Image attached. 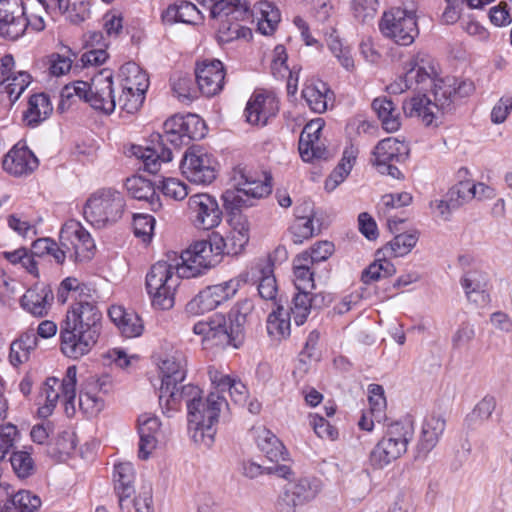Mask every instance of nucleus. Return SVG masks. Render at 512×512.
I'll list each match as a JSON object with an SVG mask.
<instances>
[{"label":"nucleus","mask_w":512,"mask_h":512,"mask_svg":"<svg viewBox=\"0 0 512 512\" xmlns=\"http://www.w3.org/2000/svg\"><path fill=\"white\" fill-rule=\"evenodd\" d=\"M410 68L404 77L400 78V83L391 85L393 92H403L411 89L413 84L424 85L426 82L433 81L432 97L425 94L416 95L403 102V111L407 117L418 118L421 122L430 126L437 119V114L448 113L453 108L454 98L457 94L465 96L473 89L471 82H463L456 88V80L447 77L445 79H433L436 74L434 60L426 53H418L411 59Z\"/></svg>","instance_id":"obj_1"},{"label":"nucleus","mask_w":512,"mask_h":512,"mask_svg":"<svg viewBox=\"0 0 512 512\" xmlns=\"http://www.w3.org/2000/svg\"><path fill=\"white\" fill-rule=\"evenodd\" d=\"M164 134L153 133L150 144L146 147L132 146V154L141 159L144 169L149 173H157L161 163L172 160V149L187 146L193 140H200L206 135V124L196 114L174 115L164 122Z\"/></svg>","instance_id":"obj_2"},{"label":"nucleus","mask_w":512,"mask_h":512,"mask_svg":"<svg viewBox=\"0 0 512 512\" xmlns=\"http://www.w3.org/2000/svg\"><path fill=\"white\" fill-rule=\"evenodd\" d=\"M102 329V313L95 298L73 302L60 324V348L72 359L88 354L97 344Z\"/></svg>","instance_id":"obj_3"},{"label":"nucleus","mask_w":512,"mask_h":512,"mask_svg":"<svg viewBox=\"0 0 512 512\" xmlns=\"http://www.w3.org/2000/svg\"><path fill=\"white\" fill-rule=\"evenodd\" d=\"M167 260H159L152 265L146 276V288L152 299V305L161 310L174 306V295L181 278L201 275L203 267H193L188 259V249L180 257L176 253L167 255Z\"/></svg>","instance_id":"obj_4"},{"label":"nucleus","mask_w":512,"mask_h":512,"mask_svg":"<svg viewBox=\"0 0 512 512\" xmlns=\"http://www.w3.org/2000/svg\"><path fill=\"white\" fill-rule=\"evenodd\" d=\"M231 231L227 237L217 232L209 235L207 240L195 242L188 248V259L196 263L193 267L207 270L219 263L222 255H238L249 241V223L245 216L230 217Z\"/></svg>","instance_id":"obj_5"},{"label":"nucleus","mask_w":512,"mask_h":512,"mask_svg":"<svg viewBox=\"0 0 512 512\" xmlns=\"http://www.w3.org/2000/svg\"><path fill=\"white\" fill-rule=\"evenodd\" d=\"M232 188L222 194L223 206L230 217L242 215L240 209L252 205V199H259L271 193L270 179L261 180L245 166L233 169L230 178Z\"/></svg>","instance_id":"obj_6"},{"label":"nucleus","mask_w":512,"mask_h":512,"mask_svg":"<svg viewBox=\"0 0 512 512\" xmlns=\"http://www.w3.org/2000/svg\"><path fill=\"white\" fill-rule=\"evenodd\" d=\"M227 405L226 399L218 393L211 392L206 398H201L187 414L188 432L191 439L198 445L209 448L214 443L219 413Z\"/></svg>","instance_id":"obj_7"},{"label":"nucleus","mask_w":512,"mask_h":512,"mask_svg":"<svg viewBox=\"0 0 512 512\" xmlns=\"http://www.w3.org/2000/svg\"><path fill=\"white\" fill-rule=\"evenodd\" d=\"M414 436V424L410 419L388 425L385 435L369 455V464L375 470H382L407 452Z\"/></svg>","instance_id":"obj_8"},{"label":"nucleus","mask_w":512,"mask_h":512,"mask_svg":"<svg viewBox=\"0 0 512 512\" xmlns=\"http://www.w3.org/2000/svg\"><path fill=\"white\" fill-rule=\"evenodd\" d=\"M76 384L77 368L69 366L61 383L55 377H49L43 384L40 397H44V404L38 408V414L42 418L49 417L61 397L64 412L68 417L76 413Z\"/></svg>","instance_id":"obj_9"},{"label":"nucleus","mask_w":512,"mask_h":512,"mask_svg":"<svg viewBox=\"0 0 512 512\" xmlns=\"http://www.w3.org/2000/svg\"><path fill=\"white\" fill-rule=\"evenodd\" d=\"M122 194L112 188H103L92 194L85 206V219L97 228L117 222L124 212Z\"/></svg>","instance_id":"obj_10"},{"label":"nucleus","mask_w":512,"mask_h":512,"mask_svg":"<svg viewBox=\"0 0 512 512\" xmlns=\"http://www.w3.org/2000/svg\"><path fill=\"white\" fill-rule=\"evenodd\" d=\"M248 280L249 273L244 271L228 281L204 288L186 304V312L201 315L216 309L232 299Z\"/></svg>","instance_id":"obj_11"},{"label":"nucleus","mask_w":512,"mask_h":512,"mask_svg":"<svg viewBox=\"0 0 512 512\" xmlns=\"http://www.w3.org/2000/svg\"><path fill=\"white\" fill-rule=\"evenodd\" d=\"M379 29L396 44L409 46L419 34L416 11L408 7H392L384 12Z\"/></svg>","instance_id":"obj_12"},{"label":"nucleus","mask_w":512,"mask_h":512,"mask_svg":"<svg viewBox=\"0 0 512 512\" xmlns=\"http://www.w3.org/2000/svg\"><path fill=\"white\" fill-rule=\"evenodd\" d=\"M193 332L202 336V341L210 343L211 346L238 348L243 340L236 339L234 327L225 315L217 313L209 320L199 321L193 326Z\"/></svg>","instance_id":"obj_13"},{"label":"nucleus","mask_w":512,"mask_h":512,"mask_svg":"<svg viewBox=\"0 0 512 512\" xmlns=\"http://www.w3.org/2000/svg\"><path fill=\"white\" fill-rule=\"evenodd\" d=\"M59 240L68 250L69 258L74 261H88L94 254L95 243L78 221L66 222L60 231Z\"/></svg>","instance_id":"obj_14"},{"label":"nucleus","mask_w":512,"mask_h":512,"mask_svg":"<svg viewBox=\"0 0 512 512\" xmlns=\"http://www.w3.org/2000/svg\"><path fill=\"white\" fill-rule=\"evenodd\" d=\"M216 162L201 147L189 148L183 156L180 168L185 177L196 184H209L216 178Z\"/></svg>","instance_id":"obj_15"},{"label":"nucleus","mask_w":512,"mask_h":512,"mask_svg":"<svg viewBox=\"0 0 512 512\" xmlns=\"http://www.w3.org/2000/svg\"><path fill=\"white\" fill-rule=\"evenodd\" d=\"M188 213L197 229H213L222 220V211L217 200L206 193H198L189 197Z\"/></svg>","instance_id":"obj_16"},{"label":"nucleus","mask_w":512,"mask_h":512,"mask_svg":"<svg viewBox=\"0 0 512 512\" xmlns=\"http://www.w3.org/2000/svg\"><path fill=\"white\" fill-rule=\"evenodd\" d=\"M321 491V481L317 478H300L288 484L277 503L276 512H296L297 506L312 501Z\"/></svg>","instance_id":"obj_17"},{"label":"nucleus","mask_w":512,"mask_h":512,"mask_svg":"<svg viewBox=\"0 0 512 512\" xmlns=\"http://www.w3.org/2000/svg\"><path fill=\"white\" fill-rule=\"evenodd\" d=\"M27 27L22 0H0V35L16 40L24 34Z\"/></svg>","instance_id":"obj_18"},{"label":"nucleus","mask_w":512,"mask_h":512,"mask_svg":"<svg viewBox=\"0 0 512 512\" xmlns=\"http://www.w3.org/2000/svg\"><path fill=\"white\" fill-rule=\"evenodd\" d=\"M325 123L322 118L311 120L307 123L299 138L298 150L303 161L328 159L329 152L320 142L321 132Z\"/></svg>","instance_id":"obj_19"},{"label":"nucleus","mask_w":512,"mask_h":512,"mask_svg":"<svg viewBox=\"0 0 512 512\" xmlns=\"http://www.w3.org/2000/svg\"><path fill=\"white\" fill-rule=\"evenodd\" d=\"M225 71L223 63L217 59L199 63L195 70L198 90L205 96L218 94L224 85Z\"/></svg>","instance_id":"obj_20"},{"label":"nucleus","mask_w":512,"mask_h":512,"mask_svg":"<svg viewBox=\"0 0 512 512\" xmlns=\"http://www.w3.org/2000/svg\"><path fill=\"white\" fill-rule=\"evenodd\" d=\"M88 103L93 109L103 111L106 114L115 110L116 100L113 95V80L109 71H101L92 78Z\"/></svg>","instance_id":"obj_21"},{"label":"nucleus","mask_w":512,"mask_h":512,"mask_svg":"<svg viewBox=\"0 0 512 512\" xmlns=\"http://www.w3.org/2000/svg\"><path fill=\"white\" fill-rule=\"evenodd\" d=\"M202 398V391L195 385H172L168 388L167 393L159 394V403L163 412L169 414L175 412L180 408L182 401L185 402L187 407V414L191 410L192 404L195 406Z\"/></svg>","instance_id":"obj_22"},{"label":"nucleus","mask_w":512,"mask_h":512,"mask_svg":"<svg viewBox=\"0 0 512 512\" xmlns=\"http://www.w3.org/2000/svg\"><path fill=\"white\" fill-rule=\"evenodd\" d=\"M39 161L26 146H14L3 158V169L15 177L30 175L37 169Z\"/></svg>","instance_id":"obj_23"},{"label":"nucleus","mask_w":512,"mask_h":512,"mask_svg":"<svg viewBox=\"0 0 512 512\" xmlns=\"http://www.w3.org/2000/svg\"><path fill=\"white\" fill-rule=\"evenodd\" d=\"M54 294L50 285L39 283L29 288L20 299L21 307L35 317H44L48 314Z\"/></svg>","instance_id":"obj_24"},{"label":"nucleus","mask_w":512,"mask_h":512,"mask_svg":"<svg viewBox=\"0 0 512 512\" xmlns=\"http://www.w3.org/2000/svg\"><path fill=\"white\" fill-rule=\"evenodd\" d=\"M187 359L180 350H175L163 358L159 364L162 374L161 393H167L172 385H179L186 377Z\"/></svg>","instance_id":"obj_25"},{"label":"nucleus","mask_w":512,"mask_h":512,"mask_svg":"<svg viewBox=\"0 0 512 512\" xmlns=\"http://www.w3.org/2000/svg\"><path fill=\"white\" fill-rule=\"evenodd\" d=\"M160 426L159 418L155 415L144 413L138 417V433L140 437L138 456L140 459H148L156 448Z\"/></svg>","instance_id":"obj_26"},{"label":"nucleus","mask_w":512,"mask_h":512,"mask_svg":"<svg viewBox=\"0 0 512 512\" xmlns=\"http://www.w3.org/2000/svg\"><path fill=\"white\" fill-rule=\"evenodd\" d=\"M278 111V102L275 98L263 94L253 95L248 101L244 115L248 123L253 125H266L269 118Z\"/></svg>","instance_id":"obj_27"},{"label":"nucleus","mask_w":512,"mask_h":512,"mask_svg":"<svg viewBox=\"0 0 512 512\" xmlns=\"http://www.w3.org/2000/svg\"><path fill=\"white\" fill-rule=\"evenodd\" d=\"M445 427L446 421L442 416L435 414L427 416L422 424L417 444L418 452L427 455L432 451L439 442Z\"/></svg>","instance_id":"obj_28"},{"label":"nucleus","mask_w":512,"mask_h":512,"mask_svg":"<svg viewBox=\"0 0 512 512\" xmlns=\"http://www.w3.org/2000/svg\"><path fill=\"white\" fill-rule=\"evenodd\" d=\"M114 490L119 498V506L124 509L125 502L135 494V470L130 462H120L114 466Z\"/></svg>","instance_id":"obj_29"},{"label":"nucleus","mask_w":512,"mask_h":512,"mask_svg":"<svg viewBox=\"0 0 512 512\" xmlns=\"http://www.w3.org/2000/svg\"><path fill=\"white\" fill-rule=\"evenodd\" d=\"M125 186L133 198L147 202L152 211H157L161 208L160 197L156 193L154 184L151 181L141 176H132L127 178Z\"/></svg>","instance_id":"obj_30"},{"label":"nucleus","mask_w":512,"mask_h":512,"mask_svg":"<svg viewBox=\"0 0 512 512\" xmlns=\"http://www.w3.org/2000/svg\"><path fill=\"white\" fill-rule=\"evenodd\" d=\"M210 15L214 19H232L242 21L251 17L250 8L246 0H219L210 8Z\"/></svg>","instance_id":"obj_31"},{"label":"nucleus","mask_w":512,"mask_h":512,"mask_svg":"<svg viewBox=\"0 0 512 512\" xmlns=\"http://www.w3.org/2000/svg\"><path fill=\"white\" fill-rule=\"evenodd\" d=\"M161 17L165 24L172 25L177 22L193 24L200 19V11L191 2L179 1L169 5Z\"/></svg>","instance_id":"obj_32"},{"label":"nucleus","mask_w":512,"mask_h":512,"mask_svg":"<svg viewBox=\"0 0 512 512\" xmlns=\"http://www.w3.org/2000/svg\"><path fill=\"white\" fill-rule=\"evenodd\" d=\"M486 285L485 274L478 270L468 271L461 278V286L465 290L467 299L476 304L487 302Z\"/></svg>","instance_id":"obj_33"},{"label":"nucleus","mask_w":512,"mask_h":512,"mask_svg":"<svg viewBox=\"0 0 512 512\" xmlns=\"http://www.w3.org/2000/svg\"><path fill=\"white\" fill-rule=\"evenodd\" d=\"M250 13L258 16V30L263 35H271L281 20L279 9L267 0L257 2Z\"/></svg>","instance_id":"obj_34"},{"label":"nucleus","mask_w":512,"mask_h":512,"mask_svg":"<svg viewBox=\"0 0 512 512\" xmlns=\"http://www.w3.org/2000/svg\"><path fill=\"white\" fill-rule=\"evenodd\" d=\"M358 153V147L352 143L345 147L339 164L332 171L329 178L325 182V188L327 190L335 189L346 179L356 162Z\"/></svg>","instance_id":"obj_35"},{"label":"nucleus","mask_w":512,"mask_h":512,"mask_svg":"<svg viewBox=\"0 0 512 512\" xmlns=\"http://www.w3.org/2000/svg\"><path fill=\"white\" fill-rule=\"evenodd\" d=\"M52 110V105L46 94H34L29 98L27 109L23 113V120L28 126L35 127L44 121Z\"/></svg>","instance_id":"obj_36"},{"label":"nucleus","mask_w":512,"mask_h":512,"mask_svg":"<svg viewBox=\"0 0 512 512\" xmlns=\"http://www.w3.org/2000/svg\"><path fill=\"white\" fill-rule=\"evenodd\" d=\"M372 108L382 123L384 130L387 132H395L399 129L400 117L395 104L391 99L377 97L372 102Z\"/></svg>","instance_id":"obj_37"},{"label":"nucleus","mask_w":512,"mask_h":512,"mask_svg":"<svg viewBox=\"0 0 512 512\" xmlns=\"http://www.w3.org/2000/svg\"><path fill=\"white\" fill-rule=\"evenodd\" d=\"M120 73L123 77L122 87L124 89L145 94L149 86V79L139 65L128 62L120 68Z\"/></svg>","instance_id":"obj_38"},{"label":"nucleus","mask_w":512,"mask_h":512,"mask_svg":"<svg viewBox=\"0 0 512 512\" xmlns=\"http://www.w3.org/2000/svg\"><path fill=\"white\" fill-rule=\"evenodd\" d=\"M418 241L417 232L401 233L396 235L381 250L377 251V256L382 254L384 257H402L408 254Z\"/></svg>","instance_id":"obj_39"},{"label":"nucleus","mask_w":512,"mask_h":512,"mask_svg":"<svg viewBox=\"0 0 512 512\" xmlns=\"http://www.w3.org/2000/svg\"><path fill=\"white\" fill-rule=\"evenodd\" d=\"M257 444L269 460L278 462L286 459L287 452L284 445L271 431L262 429L257 436Z\"/></svg>","instance_id":"obj_40"},{"label":"nucleus","mask_w":512,"mask_h":512,"mask_svg":"<svg viewBox=\"0 0 512 512\" xmlns=\"http://www.w3.org/2000/svg\"><path fill=\"white\" fill-rule=\"evenodd\" d=\"M41 499L27 490H20L8 499L2 512H37Z\"/></svg>","instance_id":"obj_41"},{"label":"nucleus","mask_w":512,"mask_h":512,"mask_svg":"<svg viewBox=\"0 0 512 512\" xmlns=\"http://www.w3.org/2000/svg\"><path fill=\"white\" fill-rule=\"evenodd\" d=\"M328 92L329 89L326 84L318 81L306 85L302 91V96L312 111L323 113L327 109Z\"/></svg>","instance_id":"obj_42"},{"label":"nucleus","mask_w":512,"mask_h":512,"mask_svg":"<svg viewBox=\"0 0 512 512\" xmlns=\"http://www.w3.org/2000/svg\"><path fill=\"white\" fill-rule=\"evenodd\" d=\"M290 313L284 304L279 303L268 316L267 331L275 338H285L290 335Z\"/></svg>","instance_id":"obj_43"},{"label":"nucleus","mask_w":512,"mask_h":512,"mask_svg":"<svg viewBox=\"0 0 512 512\" xmlns=\"http://www.w3.org/2000/svg\"><path fill=\"white\" fill-rule=\"evenodd\" d=\"M254 309L253 301L250 299H243L239 301L229 312V322L234 327V334L236 339L244 340L245 325L248 320V316Z\"/></svg>","instance_id":"obj_44"},{"label":"nucleus","mask_w":512,"mask_h":512,"mask_svg":"<svg viewBox=\"0 0 512 512\" xmlns=\"http://www.w3.org/2000/svg\"><path fill=\"white\" fill-rule=\"evenodd\" d=\"M294 285L297 291H308L314 288L313 265L307 262V258L296 256L293 260Z\"/></svg>","instance_id":"obj_45"},{"label":"nucleus","mask_w":512,"mask_h":512,"mask_svg":"<svg viewBox=\"0 0 512 512\" xmlns=\"http://www.w3.org/2000/svg\"><path fill=\"white\" fill-rule=\"evenodd\" d=\"M372 163L376 166H386L400 154V143L393 137L381 140L373 150Z\"/></svg>","instance_id":"obj_46"},{"label":"nucleus","mask_w":512,"mask_h":512,"mask_svg":"<svg viewBox=\"0 0 512 512\" xmlns=\"http://www.w3.org/2000/svg\"><path fill=\"white\" fill-rule=\"evenodd\" d=\"M396 273L394 264L386 257H378L362 272L361 280L365 284L378 281L382 278H387Z\"/></svg>","instance_id":"obj_47"},{"label":"nucleus","mask_w":512,"mask_h":512,"mask_svg":"<svg viewBox=\"0 0 512 512\" xmlns=\"http://www.w3.org/2000/svg\"><path fill=\"white\" fill-rule=\"evenodd\" d=\"M286 311L290 313L296 325L304 324L311 312L309 291H297L294 293L291 304Z\"/></svg>","instance_id":"obj_48"},{"label":"nucleus","mask_w":512,"mask_h":512,"mask_svg":"<svg viewBox=\"0 0 512 512\" xmlns=\"http://www.w3.org/2000/svg\"><path fill=\"white\" fill-rule=\"evenodd\" d=\"M267 269V272L261 270L262 276L260 277L257 290L263 300L270 301L276 307L279 303H283V299L281 295H278V286L272 270L269 266Z\"/></svg>","instance_id":"obj_49"},{"label":"nucleus","mask_w":512,"mask_h":512,"mask_svg":"<svg viewBox=\"0 0 512 512\" xmlns=\"http://www.w3.org/2000/svg\"><path fill=\"white\" fill-rule=\"evenodd\" d=\"M171 86L178 99L192 101L199 91L195 86V80L188 74H175L171 77Z\"/></svg>","instance_id":"obj_50"},{"label":"nucleus","mask_w":512,"mask_h":512,"mask_svg":"<svg viewBox=\"0 0 512 512\" xmlns=\"http://www.w3.org/2000/svg\"><path fill=\"white\" fill-rule=\"evenodd\" d=\"M299 212L300 208L297 209V219H295L290 227L292 240L295 244H301L304 240L316 234V229L313 225L314 215H301Z\"/></svg>","instance_id":"obj_51"},{"label":"nucleus","mask_w":512,"mask_h":512,"mask_svg":"<svg viewBox=\"0 0 512 512\" xmlns=\"http://www.w3.org/2000/svg\"><path fill=\"white\" fill-rule=\"evenodd\" d=\"M10 463L15 474L22 479L32 476L36 469L31 454L25 450L13 451Z\"/></svg>","instance_id":"obj_52"},{"label":"nucleus","mask_w":512,"mask_h":512,"mask_svg":"<svg viewBox=\"0 0 512 512\" xmlns=\"http://www.w3.org/2000/svg\"><path fill=\"white\" fill-rule=\"evenodd\" d=\"M334 252V245L329 241H319L315 243L309 250H306L298 256L307 258L310 265L326 261Z\"/></svg>","instance_id":"obj_53"},{"label":"nucleus","mask_w":512,"mask_h":512,"mask_svg":"<svg viewBox=\"0 0 512 512\" xmlns=\"http://www.w3.org/2000/svg\"><path fill=\"white\" fill-rule=\"evenodd\" d=\"M496 407L494 397L486 396L475 406L473 411L467 416L466 421L469 426L475 425L478 422L488 420Z\"/></svg>","instance_id":"obj_54"},{"label":"nucleus","mask_w":512,"mask_h":512,"mask_svg":"<svg viewBox=\"0 0 512 512\" xmlns=\"http://www.w3.org/2000/svg\"><path fill=\"white\" fill-rule=\"evenodd\" d=\"M345 130L348 138L350 140H354L356 137L361 135L374 136L378 128L363 116H356L349 119Z\"/></svg>","instance_id":"obj_55"},{"label":"nucleus","mask_w":512,"mask_h":512,"mask_svg":"<svg viewBox=\"0 0 512 512\" xmlns=\"http://www.w3.org/2000/svg\"><path fill=\"white\" fill-rule=\"evenodd\" d=\"M79 409L88 416L97 415L104 406L103 400L92 390H81L78 398Z\"/></svg>","instance_id":"obj_56"},{"label":"nucleus","mask_w":512,"mask_h":512,"mask_svg":"<svg viewBox=\"0 0 512 512\" xmlns=\"http://www.w3.org/2000/svg\"><path fill=\"white\" fill-rule=\"evenodd\" d=\"M158 187L164 196L176 201L185 199L189 194L187 185L176 178H164L160 181Z\"/></svg>","instance_id":"obj_57"},{"label":"nucleus","mask_w":512,"mask_h":512,"mask_svg":"<svg viewBox=\"0 0 512 512\" xmlns=\"http://www.w3.org/2000/svg\"><path fill=\"white\" fill-rule=\"evenodd\" d=\"M447 198L457 203L459 208L465 202L475 198V187L471 181H460L447 192Z\"/></svg>","instance_id":"obj_58"},{"label":"nucleus","mask_w":512,"mask_h":512,"mask_svg":"<svg viewBox=\"0 0 512 512\" xmlns=\"http://www.w3.org/2000/svg\"><path fill=\"white\" fill-rule=\"evenodd\" d=\"M155 226V219L148 214H135L133 216V229L137 237L142 238L143 242L151 240Z\"/></svg>","instance_id":"obj_59"},{"label":"nucleus","mask_w":512,"mask_h":512,"mask_svg":"<svg viewBox=\"0 0 512 512\" xmlns=\"http://www.w3.org/2000/svg\"><path fill=\"white\" fill-rule=\"evenodd\" d=\"M61 104L60 107H63L65 100H70L74 96L79 99H83L88 103V99L90 97V83L85 81H76L71 84H67L61 90Z\"/></svg>","instance_id":"obj_60"},{"label":"nucleus","mask_w":512,"mask_h":512,"mask_svg":"<svg viewBox=\"0 0 512 512\" xmlns=\"http://www.w3.org/2000/svg\"><path fill=\"white\" fill-rule=\"evenodd\" d=\"M18 435L19 431L14 424L0 425V461L4 460L14 447Z\"/></svg>","instance_id":"obj_61"},{"label":"nucleus","mask_w":512,"mask_h":512,"mask_svg":"<svg viewBox=\"0 0 512 512\" xmlns=\"http://www.w3.org/2000/svg\"><path fill=\"white\" fill-rule=\"evenodd\" d=\"M31 77L27 72L20 71L6 81V91L11 100L16 101L30 84Z\"/></svg>","instance_id":"obj_62"},{"label":"nucleus","mask_w":512,"mask_h":512,"mask_svg":"<svg viewBox=\"0 0 512 512\" xmlns=\"http://www.w3.org/2000/svg\"><path fill=\"white\" fill-rule=\"evenodd\" d=\"M144 99V93L127 91L123 88L122 94L118 98V105L121 108V110L132 114L138 111V109L142 106Z\"/></svg>","instance_id":"obj_63"},{"label":"nucleus","mask_w":512,"mask_h":512,"mask_svg":"<svg viewBox=\"0 0 512 512\" xmlns=\"http://www.w3.org/2000/svg\"><path fill=\"white\" fill-rule=\"evenodd\" d=\"M354 17L361 22L373 19L378 8L377 0H352Z\"/></svg>","instance_id":"obj_64"}]
</instances>
